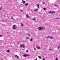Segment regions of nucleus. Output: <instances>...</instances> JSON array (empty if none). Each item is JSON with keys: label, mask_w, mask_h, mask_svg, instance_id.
I'll return each mask as SVG.
<instances>
[{"label": "nucleus", "mask_w": 60, "mask_h": 60, "mask_svg": "<svg viewBox=\"0 0 60 60\" xmlns=\"http://www.w3.org/2000/svg\"><path fill=\"white\" fill-rule=\"evenodd\" d=\"M45 29V27H40L38 28V29L39 30L41 31L43 30H44Z\"/></svg>", "instance_id": "f257e3e1"}, {"label": "nucleus", "mask_w": 60, "mask_h": 60, "mask_svg": "<svg viewBox=\"0 0 60 60\" xmlns=\"http://www.w3.org/2000/svg\"><path fill=\"white\" fill-rule=\"evenodd\" d=\"M23 56L24 57H26V56H30V55L29 54H25L23 55Z\"/></svg>", "instance_id": "f03ea898"}, {"label": "nucleus", "mask_w": 60, "mask_h": 60, "mask_svg": "<svg viewBox=\"0 0 60 60\" xmlns=\"http://www.w3.org/2000/svg\"><path fill=\"white\" fill-rule=\"evenodd\" d=\"M46 38H50V39H53V37L51 36H47L46 37Z\"/></svg>", "instance_id": "7ed1b4c3"}, {"label": "nucleus", "mask_w": 60, "mask_h": 60, "mask_svg": "<svg viewBox=\"0 0 60 60\" xmlns=\"http://www.w3.org/2000/svg\"><path fill=\"white\" fill-rule=\"evenodd\" d=\"M20 46L21 48H24L25 47V46H24V45H20Z\"/></svg>", "instance_id": "20e7f679"}, {"label": "nucleus", "mask_w": 60, "mask_h": 60, "mask_svg": "<svg viewBox=\"0 0 60 60\" xmlns=\"http://www.w3.org/2000/svg\"><path fill=\"white\" fill-rule=\"evenodd\" d=\"M14 55L15 56V57H17V58H19V56H17V55H15V54H14Z\"/></svg>", "instance_id": "39448f33"}, {"label": "nucleus", "mask_w": 60, "mask_h": 60, "mask_svg": "<svg viewBox=\"0 0 60 60\" xmlns=\"http://www.w3.org/2000/svg\"><path fill=\"white\" fill-rule=\"evenodd\" d=\"M37 49H41V47H37Z\"/></svg>", "instance_id": "423d86ee"}, {"label": "nucleus", "mask_w": 60, "mask_h": 60, "mask_svg": "<svg viewBox=\"0 0 60 60\" xmlns=\"http://www.w3.org/2000/svg\"><path fill=\"white\" fill-rule=\"evenodd\" d=\"M22 1L23 2V4H25L26 2H25V1L24 0H22Z\"/></svg>", "instance_id": "0eeeda50"}, {"label": "nucleus", "mask_w": 60, "mask_h": 60, "mask_svg": "<svg viewBox=\"0 0 60 60\" xmlns=\"http://www.w3.org/2000/svg\"><path fill=\"white\" fill-rule=\"evenodd\" d=\"M28 5V3H27L25 5V6H27V5Z\"/></svg>", "instance_id": "6e6552de"}, {"label": "nucleus", "mask_w": 60, "mask_h": 60, "mask_svg": "<svg viewBox=\"0 0 60 60\" xmlns=\"http://www.w3.org/2000/svg\"><path fill=\"white\" fill-rule=\"evenodd\" d=\"M55 11H53L52 12H51V13H52V14H53V13H55Z\"/></svg>", "instance_id": "1a4fd4ad"}, {"label": "nucleus", "mask_w": 60, "mask_h": 60, "mask_svg": "<svg viewBox=\"0 0 60 60\" xmlns=\"http://www.w3.org/2000/svg\"><path fill=\"white\" fill-rule=\"evenodd\" d=\"M21 25L22 26H24V25L22 23H21Z\"/></svg>", "instance_id": "9d476101"}, {"label": "nucleus", "mask_w": 60, "mask_h": 60, "mask_svg": "<svg viewBox=\"0 0 60 60\" xmlns=\"http://www.w3.org/2000/svg\"><path fill=\"white\" fill-rule=\"evenodd\" d=\"M2 9V7H1L0 8V11H1Z\"/></svg>", "instance_id": "9b49d317"}, {"label": "nucleus", "mask_w": 60, "mask_h": 60, "mask_svg": "<svg viewBox=\"0 0 60 60\" xmlns=\"http://www.w3.org/2000/svg\"><path fill=\"white\" fill-rule=\"evenodd\" d=\"M37 5L38 8H39V5H38V4H37Z\"/></svg>", "instance_id": "f8f14e48"}, {"label": "nucleus", "mask_w": 60, "mask_h": 60, "mask_svg": "<svg viewBox=\"0 0 60 60\" xmlns=\"http://www.w3.org/2000/svg\"><path fill=\"white\" fill-rule=\"evenodd\" d=\"M38 58H39V59H41V56H38Z\"/></svg>", "instance_id": "ddd939ff"}, {"label": "nucleus", "mask_w": 60, "mask_h": 60, "mask_svg": "<svg viewBox=\"0 0 60 60\" xmlns=\"http://www.w3.org/2000/svg\"><path fill=\"white\" fill-rule=\"evenodd\" d=\"M26 17H27V18H29V16H28V15H26Z\"/></svg>", "instance_id": "4468645a"}, {"label": "nucleus", "mask_w": 60, "mask_h": 60, "mask_svg": "<svg viewBox=\"0 0 60 60\" xmlns=\"http://www.w3.org/2000/svg\"><path fill=\"white\" fill-rule=\"evenodd\" d=\"M55 60H58V58H56V59H55Z\"/></svg>", "instance_id": "2eb2a0df"}, {"label": "nucleus", "mask_w": 60, "mask_h": 60, "mask_svg": "<svg viewBox=\"0 0 60 60\" xmlns=\"http://www.w3.org/2000/svg\"><path fill=\"white\" fill-rule=\"evenodd\" d=\"M16 26V25H14L13 26V27H14Z\"/></svg>", "instance_id": "dca6fc26"}, {"label": "nucleus", "mask_w": 60, "mask_h": 60, "mask_svg": "<svg viewBox=\"0 0 60 60\" xmlns=\"http://www.w3.org/2000/svg\"><path fill=\"white\" fill-rule=\"evenodd\" d=\"M43 9L45 11L46 10V9L45 8H43Z\"/></svg>", "instance_id": "f3484780"}, {"label": "nucleus", "mask_w": 60, "mask_h": 60, "mask_svg": "<svg viewBox=\"0 0 60 60\" xmlns=\"http://www.w3.org/2000/svg\"><path fill=\"white\" fill-rule=\"evenodd\" d=\"M56 19H59V18H58V17H57L56 18Z\"/></svg>", "instance_id": "a211bd4d"}, {"label": "nucleus", "mask_w": 60, "mask_h": 60, "mask_svg": "<svg viewBox=\"0 0 60 60\" xmlns=\"http://www.w3.org/2000/svg\"><path fill=\"white\" fill-rule=\"evenodd\" d=\"M13 29H16V28H15V27H13Z\"/></svg>", "instance_id": "6ab92c4d"}, {"label": "nucleus", "mask_w": 60, "mask_h": 60, "mask_svg": "<svg viewBox=\"0 0 60 60\" xmlns=\"http://www.w3.org/2000/svg\"><path fill=\"white\" fill-rule=\"evenodd\" d=\"M51 13V11H49L48 12V13Z\"/></svg>", "instance_id": "aec40b11"}, {"label": "nucleus", "mask_w": 60, "mask_h": 60, "mask_svg": "<svg viewBox=\"0 0 60 60\" xmlns=\"http://www.w3.org/2000/svg\"><path fill=\"white\" fill-rule=\"evenodd\" d=\"M20 11H21L22 12H23V11H22V10H20Z\"/></svg>", "instance_id": "412c9836"}, {"label": "nucleus", "mask_w": 60, "mask_h": 60, "mask_svg": "<svg viewBox=\"0 0 60 60\" xmlns=\"http://www.w3.org/2000/svg\"><path fill=\"white\" fill-rule=\"evenodd\" d=\"M59 48H60V46H59L58 47V49H59Z\"/></svg>", "instance_id": "4be33fe9"}, {"label": "nucleus", "mask_w": 60, "mask_h": 60, "mask_svg": "<svg viewBox=\"0 0 60 60\" xmlns=\"http://www.w3.org/2000/svg\"><path fill=\"white\" fill-rule=\"evenodd\" d=\"M7 51V52H10V51H9V50H8Z\"/></svg>", "instance_id": "5701e85b"}, {"label": "nucleus", "mask_w": 60, "mask_h": 60, "mask_svg": "<svg viewBox=\"0 0 60 60\" xmlns=\"http://www.w3.org/2000/svg\"><path fill=\"white\" fill-rule=\"evenodd\" d=\"M33 40V38H31V39L30 40V41H32Z\"/></svg>", "instance_id": "b1692460"}, {"label": "nucleus", "mask_w": 60, "mask_h": 60, "mask_svg": "<svg viewBox=\"0 0 60 60\" xmlns=\"http://www.w3.org/2000/svg\"><path fill=\"white\" fill-rule=\"evenodd\" d=\"M38 11V9H36V10H35V11Z\"/></svg>", "instance_id": "393cba45"}, {"label": "nucleus", "mask_w": 60, "mask_h": 60, "mask_svg": "<svg viewBox=\"0 0 60 60\" xmlns=\"http://www.w3.org/2000/svg\"><path fill=\"white\" fill-rule=\"evenodd\" d=\"M33 20H35V19L34 18V19H33Z\"/></svg>", "instance_id": "a878e982"}, {"label": "nucleus", "mask_w": 60, "mask_h": 60, "mask_svg": "<svg viewBox=\"0 0 60 60\" xmlns=\"http://www.w3.org/2000/svg\"><path fill=\"white\" fill-rule=\"evenodd\" d=\"M54 6H56V7L58 6L56 5H54Z\"/></svg>", "instance_id": "bb28decb"}, {"label": "nucleus", "mask_w": 60, "mask_h": 60, "mask_svg": "<svg viewBox=\"0 0 60 60\" xmlns=\"http://www.w3.org/2000/svg\"><path fill=\"white\" fill-rule=\"evenodd\" d=\"M34 49L35 50H36V49L35 48H34Z\"/></svg>", "instance_id": "cd10ccee"}, {"label": "nucleus", "mask_w": 60, "mask_h": 60, "mask_svg": "<svg viewBox=\"0 0 60 60\" xmlns=\"http://www.w3.org/2000/svg\"><path fill=\"white\" fill-rule=\"evenodd\" d=\"M26 52H28V50H27L26 51Z\"/></svg>", "instance_id": "c85d7f7f"}, {"label": "nucleus", "mask_w": 60, "mask_h": 60, "mask_svg": "<svg viewBox=\"0 0 60 60\" xmlns=\"http://www.w3.org/2000/svg\"><path fill=\"white\" fill-rule=\"evenodd\" d=\"M43 60H45V59L44 58H43Z\"/></svg>", "instance_id": "c756f323"}, {"label": "nucleus", "mask_w": 60, "mask_h": 60, "mask_svg": "<svg viewBox=\"0 0 60 60\" xmlns=\"http://www.w3.org/2000/svg\"><path fill=\"white\" fill-rule=\"evenodd\" d=\"M11 19H12L14 20V19L12 17H11Z\"/></svg>", "instance_id": "7c9ffc66"}, {"label": "nucleus", "mask_w": 60, "mask_h": 60, "mask_svg": "<svg viewBox=\"0 0 60 60\" xmlns=\"http://www.w3.org/2000/svg\"><path fill=\"white\" fill-rule=\"evenodd\" d=\"M52 49H49V50H51Z\"/></svg>", "instance_id": "2f4dec72"}, {"label": "nucleus", "mask_w": 60, "mask_h": 60, "mask_svg": "<svg viewBox=\"0 0 60 60\" xmlns=\"http://www.w3.org/2000/svg\"><path fill=\"white\" fill-rule=\"evenodd\" d=\"M2 35H0V37H2Z\"/></svg>", "instance_id": "473e14b6"}, {"label": "nucleus", "mask_w": 60, "mask_h": 60, "mask_svg": "<svg viewBox=\"0 0 60 60\" xmlns=\"http://www.w3.org/2000/svg\"><path fill=\"white\" fill-rule=\"evenodd\" d=\"M27 35H29V36H30V35L29 34H27Z\"/></svg>", "instance_id": "72a5a7b5"}, {"label": "nucleus", "mask_w": 60, "mask_h": 60, "mask_svg": "<svg viewBox=\"0 0 60 60\" xmlns=\"http://www.w3.org/2000/svg\"><path fill=\"white\" fill-rule=\"evenodd\" d=\"M43 4H45V3L44 2L43 3Z\"/></svg>", "instance_id": "f704fd0d"}, {"label": "nucleus", "mask_w": 60, "mask_h": 60, "mask_svg": "<svg viewBox=\"0 0 60 60\" xmlns=\"http://www.w3.org/2000/svg\"><path fill=\"white\" fill-rule=\"evenodd\" d=\"M26 38H27V39H29V38H28L26 37Z\"/></svg>", "instance_id": "c9c22d12"}, {"label": "nucleus", "mask_w": 60, "mask_h": 60, "mask_svg": "<svg viewBox=\"0 0 60 60\" xmlns=\"http://www.w3.org/2000/svg\"><path fill=\"white\" fill-rule=\"evenodd\" d=\"M35 60H37V59L36 58V59H35Z\"/></svg>", "instance_id": "e433bc0d"}, {"label": "nucleus", "mask_w": 60, "mask_h": 60, "mask_svg": "<svg viewBox=\"0 0 60 60\" xmlns=\"http://www.w3.org/2000/svg\"><path fill=\"white\" fill-rule=\"evenodd\" d=\"M7 33L8 34V32H7Z\"/></svg>", "instance_id": "4c0bfd02"}, {"label": "nucleus", "mask_w": 60, "mask_h": 60, "mask_svg": "<svg viewBox=\"0 0 60 60\" xmlns=\"http://www.w3.org/2000/svg\"><path fill=\"white\" fill-rule=\"evenodd\" d=\"M57 1H58V0H56Z\"/></svg>", "instance_id": "58836bf2"}, {"label": "nucleus", "mask_w": 60, "mask_h": 60, "mask_svg": "<svg viewBox=\"0 0 60 60\" xmlns=\"http://www.w3.org/2000/svg\"><path fill=\"white\" fill-rule=\"evenodd\" d=\"M59 45H60V44H59Z\"/></svg>", "instance_id": "ea45409f"}]
</instances>
